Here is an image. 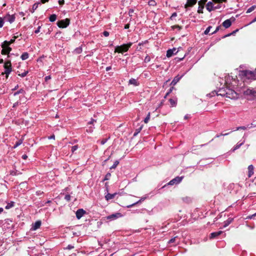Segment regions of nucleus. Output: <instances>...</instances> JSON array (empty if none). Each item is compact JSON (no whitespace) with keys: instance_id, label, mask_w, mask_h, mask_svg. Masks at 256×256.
I'll use <instances>...</instances> for the list:
<instances>
[{"instance_id":"1","label":"nucleus","mask_w":256,"mask_h":256,"mask_svg":"<svg viewBox=\"0 0 256 256\" xmlns=\"http://www.w3.org/2000/svg\"><path fill=\"white\" fill-rule=\"evenodd\" d=\"M239 75L244 80L245 79L255 80H256V70L255 71L249 70H240Z\"/></svg>"},{"instance_id":"2","label":"nucleus","mask_w":256,"mask_h":256,"mask_svg":"<svg viewBox=\"0 0 256 256\" xmlns=\"http://www.w3.org/2000/svg\"><path fill=\"white\" fill-rule=\"evenodd\" d=\"M226 87L228 86H226ZM212 94H216L217 95H220L222 96H226V98L232 99L236 97L237 94L234 92V90H232L231 88H226V92H224V93H220L218 94L216 92H212Z\"/></svg>"},{"instance_id":"3","label":"nucleus","mask_w":256,"mask_h":256,"mask_svg":"<svg viewBox=\"0 0 256 256\" xmlns=\"http://www.w3.org/2000/svg\"><path fill=\"white\" fill-rule=\"evenodd\" d=\"M132 42H129V43H128L127 44H124L120 46H116L115 48L114 52L122 54L123 52H126L130 48V46H132Z\"/></svg>"},{"instance_id":"4","label":"nucleus","mask_w":256,"mask_h":256,"mask_svg":"<svg viewBox=\"0 0 256 256\" xmlns=\"http://www.w3.org/2000/svg\"><path fill=\"white\" fill-rule=\"evenodd\" d=\"M14 41V40H11L10 42L5 41L2 44V54H6L10 52L11 50V48L9 47L10 44L12 43Z\"/></svg>"},{"instance_id":"5","label":"nucleus","mask_w":256,"mask_h":256,"mask_svg":"<svg viewBox=\"0 0 256 256\" xmlns=\"http://www.w3.org/2000/svg\"><path fill=\"white\" fill-rule=\"evenodd\" d=\"M226 84L227 85V86H228L229 87L230 86V84L233 86H237L238 85L237 76H236L234 78L232 76H228L226 77Z\"/></svg>"},{"instance_id":"6","label":"nucleus","mask_w":256,"mask_h":256,"mask_svg":"<svg viewBox=\"0 0 256 256\" xmlns=\"http://www.w3.org/2000/svg\"><path fill=\"white\" fill-rule=\"evenodd\" d=\"M70 24V19L66 18L57 22V26L61 28H66Z\"/></svg>"},{"instance_id":"7","label":"nucleus","mask_w":256,"mask_h":256,"mask_svg":"<svg viewBox=\"0 0 256 256\" xmlns=\"http://www.w3.org/2000/svg\"><path fill=\"white\" fill-rule=\"evenodd\" d=\"M207 0H200L198 2V12L199 14L203 13V9L206 3V2Z\"/></svg>"},{"instance_id":"8","label":"nucleus","mask_w":256,"mask_h":256,"mask_svg":"<svg viewBox=\"0 0 256 256\" xmlns=\"http://www.w3.org/2000/svg\"><path fill=\"white\" fill-rule=\"evenodd\" d=\"M244 94L246 95L254 97L256 96V88H248L244 91Z\"/></svg>"},{"instance_id":"9","label":"nucleus","mask_w":256,"mask_h":256,"mask_svg":"<svg viewBox=\"0 0 256 256\" xmlns=\"http://www.w3.org/2000/svg\"><path fill=\"white\" fill-rule=\"evenodd\" d=\"M184 178V176H176L174 179L172 180L168 183V185H174V184H179Z\"/></svg>"},{"instance_id":"10","label":"nucleus","mask_w":256,"mask_h":256,"mask_svg":"<svg viewBox=\"0 0 256 256\" xmlns=\"http://www.w3.org/2000/svg\"><path fill=\"white\" fill-rule=\"evenodd\" d=\"M15 18H16L14 14L10 15L8 14L4 18V20L11 24L14 21Z\"/></svg>"},{"instance_id":"11","label":"nucleus","mask_w":256,"mask_h":256,"mask_svg":"<svg viewBox=\"0 0 256 256\" xmlns=\"http://www.w3.org/2000/svg\"><path fill=\"white\" fill-rule=\"evenodd\" d=\"M122 216V214L120 212L112 214L106 217L107 220H116Z\"/></svg>"},{"instance_id":"12","label":"nucleus","mask_w":256,"mask_h":256,"mask_svg":"<svg viewBox=\"0 0 256 256\" xmlns=\"http://www.w3.org/2000/svg\"><path fill=\"white\" fill-rule=\"evenodd\" d=\"M3 225L4 228H10L12 227H13L14 226V224H12V220L10 219L6 220Z\"/></svg>"},{"instance_id":"13","label":"nucleus","mask_w":256,"mask_h":256,"mask_svg":"<svg viewBox=\"0 0 256 256\" xmlns=\"http://www.w3.org/2000/svg\"><path fill=\"white\" fill-rule=\"evenodd\" d=\"M197 0H187L186 4L184 6L186 8L188 7H192L196 4Z\"/></svg>"},{"instance_id":"14","label":"nucleus","mask_w":256,"mask_h":256,"mask_svg":"<svg viewBox=\"0 0 256 256\" xmlns=\"http://www.w3.org/2000/svg\"><path fill=\"white\" fill-rule=\"evenodd\" d=\"M86 212L83 209H78L76 212V216L78 219H80Z\"/></svg>"},{"instance_id":"15","label":"nucleus","mask_w":256,"mask_h":256,"mask_svg":"<svg viewBox=\"0 0 256 256\" xmlns=\"http://www.w3.org/2000/svg\"><path fill=\"white\" fill-rule=\"evenodd\" d=\"M223 232L222 231H218L216 232H213L211 233L210 235V239H213L216 238H217L218 236H220L221 234H222Z\"/></svg>"},{"instance_id":"16","label":"nucleus","mask_w":256,"mask_h":256,"mask_svg":"<svg viewBox=\"0 0 256 256\" xmlns=\"http://www.w3.org/2000/svg\"><path fill=\"white\" fill-rule=\"evenodd\" d=\"M19 97V100L17 102V104L18 102L20 104H24L26 102V98L24 96V94H18Z\"/></svg>"},{"instance_id":"17","label":"nucleus","mask_w":256,"mask_h":256,"mask_svg":"<svg viewBox=\"0 0 256 256\" xmlns=\"http://www.w3.org/2000/svg\"><path fill=\"white\" fill-rule=\"evenodd\" d=\"M42 222L40 220L32 224V229L34 230L38 229L40 226Z\"/></svg>"},{"instance_id":"18","label":"nucleus","mask_w":256,"mask_h":256,"mask_svg":"<svg viewBox=\"0 0 256 256\" xmlns=\"http://www.w3.org/2000/svg\"><path fill=\"white\" fill-rule=\"evenodd\" d=\"M222 25L226 28H230L232 25V22L230 20V19H228L224 20L222 22Z\"/></svg>"},{"instance_id":"19","label":"nucleus","mask_w":256,"mask_h":256,"mask_svg":"<svg viewBox=\"0 0 256 256\" xmlns=\"http://www.w3.org/2000/svg\"><path fill=\"white\" fill-rule=\"evenodd\" d=\"M254 167L251 164L248 166V178L251 177L254 174Z\"/></svg>"},{"instance_id":"20","label":"nucleus","mask_w":256,"mask_h":256,"mask_svg":"<svg viewBox=\"0 0 256 256\" xmlns=\"http://www.w3.org/2000/svg\"><path fill=\"white\" fill-rule=\"evenodd\" d=\"M206 8L210 12L214 10L213 4L212 2H209L207 3V4H206Z\"/></svg>"},{"instance_id":"21","label":"nucleus","mask_w":256,"mask_h":256,"mask_svg":"<svg viewBox=\"0 0 256 256\" xmlns=\"http://www.w3.org/2000/svg\"><path fill=\"white\" fill-rule=\"evenodd\" d=\"M128 84H132L134 86H138L140 84V83L137 80L132 78L129 80Z\"/></svg>"},{"instance_id":"22","label":"nucleus","mask_w":256,"mask_h":256,"mask_svg":"<svg viewBox=\"0 0 256 256\" xmlns=\"http://www.w3.org/2000/svg\"><path fill=\"white\" fill-rule=\"evenodd\" d=\"M4 68H5V74L8 75L9 74L11 71L10 68V62H6L4 64Z\"/></svg>"},{"instance_id":"23","label":"nucleus","mask_w":256,"mask_h":256,"mask_svg":"<svg viewBox=\"0 0 256 256\" xmlns=\"http://www.w3.org/2000/svg\"><path fill=\"white\" fill-rule=\"evenodd\" d=\"M169 102H170V107H174L176 106L177 104V98H170L168 100Z\"/></svg>"},{"instance_id":"24","label":"nucleus","mask_w":256,"mask_h":256,"mask_svg":"<svg viewBox=\"0 0 256 256\" xmlns=\"http://www.w3.org/2000/svg\"><path fill=\"white\" fill-rule=\"evenodd\" d=\"M28 70H24L23 72H20L19 70H17V74L18 76H20L22 78H24L28 74Z\"/></svg>"},{"instance_id":"25","label":"nucleus","mask_w":256,"mask_h":256,"mask_svg":"<svg viewBox=\"0 0 256 256\" xmlns=\"http://www.w3.org/2000/svg\"><path fill=\"white\" fill-rule=\"evenodd\" d=\"M116 194V193H114L113 194H110V193H108L106 196H105V198H106V199L107 200H111V199H112L114 198Z\"/></svg>"},{"instance_id":"26","label":"nucleus","mask_w":256,"mask_h":256,"mask_svg":"<svg viewBox=\"0 0 256 256\" xmlns=\"http://www.w3.org/2000/svg\"><path fill=\"white\" fill-rule=\"evenodd\" d=\"M176 48H173L172 50L170 49L168 50L166 52V56L168 58L171 57L174 54V51H176Z\"/></svg>"},{"instance_id":"27","label":"nucleus","mask_w":256,"mask_h":256,"mask_svg":"<svg viewBox=\"0 0 256 256\" xmlns=\"http://www.w3.org/2000/svg\"><path fill=\"white\" fill-rule=\"evenodd\" d=\"M233 218H228L226 221L224 222V227L226 228L233 221Z\"/></svg>"},{"instance_id":"28","label":"nucleus","mask_w":256,"mask_h":256,"mask_svg":"<svg viewBox=\"0 0 256 256\" xmlns=\"http://www.w3.org/2000/svg\"><path fill=\"white\" fill-rule=\"evenodd\" d=\"M180 78L178 76H176L171 82L170 85L174 86L180 80Z\"/></svg>"},{"instance_id":"29","label":"nucleus","mask_w":256,"mask_h":256,"mask_svg":"<svg viewBox=\"0 0 256 256\" xmlns=\"http://www.w3.org/2000/svg\"><path fill=\"white\" fill-rule=\"evenodd\" d=\"M28 58V54L27 52H25L22 54L20 58L22 60H26Z\"/></svg>"},{"instance_id":"30","label":"nucleus","mask_w":256,"mask_h":256,"mask_svg":"<svg viewBox=\"0 0 256 256\" xmlns=\"http://www.w3.org/2000/svg\"><path fill=\"white\" fill-rule=\"evenodd\" d=\"M56 15L55 14H52L50 15L49 18V20L51 22H54L56 20Z\"/></svg>"},{"instance_id":"31","label":"nucleus","mask_w":256,"mask_h":256,"mask_svg":"<svg viewBox=\"0 0 256 256\" xmlns=\"http://www.w3.org/2000/svg\"><path fill=\"white\" fill-rule=\"evenodd\" d=\"M14 202H8L7 205L6 206L5 208L6 209H9L14 206Z\"/></svg>"},{"instance_id":"32","label":"nucleus","mask_w":256,"mask_h":256,"mask_svg":"<svg viewBox=\"0 0 256 256\" xmlns=\"http://www.w3.org/2000/svg\"><path fill=\"white\" fill-rule=\"evenodd\" d=\"M142 126H140L139 128H136L135 130V132L134 134V136H136L142 130Z\"/></svg>"},{"instance_id":"33","label":"nucleus","mask_w":256,"mask_h":256,"mask_svg":"<svg viewBox=\"0 0 256 256\" xmlns=\"http://www.w3.org/2000/svg\"><path fill=\"white\" fill-rule=\"evenodd\" d=\"M182 200L184 202L187 203H188L191 201L190 198L188 196L182 197Z\"/></svg>"},{"instance_id":"34","label":"nucleus","mask_w":256,"mask_h":256,"mask_svg":"<svg viewBox=\"0 0 256 256\" xmlns=\"http://www.w3.org/2000/svg\"><path fill=\"white\" fill-rule=\"evenodd\" d=\"M233 131H230L228 132H227V133H221L220 134H217L216 137V138H219L220 136H227L228 134H230L231 132H232Z\"/></svg>"},{"instance_id":"35","label":"nucleus","mask_w":256,"mask_h":256,"mask_svg":"<svg viewBox=\"0 0 256 256\" xmlns=\"http://www.w3.org/2000/svg\"><path fill=\"white\" fill-rule=\"evenodd\" d=\"M256 8V6H252L251 7H250L246 11V13L248 14V13H250V12H252V11H253L254 10H255V8Z\"/></svg>"},{"instance_id":"36","label":"nucleus","mask_w":256,"mask_h":256,"mask_svg":"<svg viewBox=\"0 0 256 256\" xmlns=\"http://www.w3.org/2000/svg\"><path fill=\"white\" fill-rule=\"evenodd\" d=\"M119 162L118 160H116L114 162L113 165L110 168V169H114L117 166Z\"/></svg>"},{"instance_id":"37","label":"nucleus","mask_w":256,"mask_h":256,"mask_svg":"<svg viewBox=\"0 0 256 256\" xmlns=\"http://www.w3.org/2000/svg\"><path fill=\"white\" fill-rule=\"evenodd\" d=\"M244 144V142H242L240 144H237L236 146H234V148L233 150H232V152H234V150H236L239 148H240V146Z\"/></svg>"},{"instance_id":"38","label":"nucleus","mask_w":256,"mask_h":256,"mask_svg":"<svg viewBox=\"0 0 256 256\" xmlns=\"http://www.w3.org/2000/svg\"><path fill=\"white\" fill-rule=\"evenodd\" d=\"M39 4H40V2H36L32 6V12L38 8Z\"/></svg>"},{"instance_id":"39","label":"nucleus","mask_w":256,"mask_h":256,"mask_svg":"<svg viewBox=\"0 0 256 256\" xmlns=\"http://www.w3.org/2000/svg\"><path fill=\"white\" fill-rule=\"evenodd\" d=\"M150 112H148V114L147 115L146 117L144 120V122L146 124H147L150 120Z\"/></svg>"},{"instance_id":"40","label":"nucleus","mask_w":256,"mask_h":256,"mask_svg":"<svg viewBox=\"0 0 256 256\" xmlns=\"http://www.w3.org/2000/svg\"><path fill=\"white\" fill-rule=\"evenodd\" d=\"M212 26H208L206 29L205 30V31L204 32V34H208L210 32V30L212 28Z\"/></svg>"},{"instance_id":"41","label":"nucleus","mask_w":256,"mask_h":256,"mask_svg":"<svg viewBox=\"0 0 256 256\" xmlns=\"http://www.w3.org/2000/svg\"><path fill=\"white\" fill-rule=\"evenodd\" d=\"M172 28L173 30L176 28L178 29V30H180L182 28V26H180L179 25H174L172 26Z\"/></svg>"},{"instance_id":"42","label":"nucleus","mask_w":256,"mask_h":256,"mask_svg":"<svg viewBox=\"0 0 256 256\" xmlns=\"http://www.w3.org/2000/svg\"><path fill=\"white\" fill-rule=\"evenodd\" d=\"M78 145H75L74 146H72L71 150L72 153H74L77 149L78 148Z\"/></svg>"},{"instance_id":"43","label":"nucleus","mask_w":256,"mask_h":256,"mask_svg":"<svg viewBox=\"0 0 256 256\" xmlns=\"http://www.w3.org/2000/svg\"><path fill=\"white\" fill-rule=\"evenodd\" d=\"M110 176H111V174L110 173L106 174L105 176L104 181L109 180L110 178Z\"/></svg>"},{"instance_id":"44","label":"nucleus","mask_w":256,"mask_h":256,"mask_svg":"<svg viewBox=\"0 0 256 256\" xmlns=\"http://www.w3.org/2000/svg\"><path fill=\"white\" fill-rule=\"evenodd\" d=\"M148 4L150 6H156V2L154 0H151L150 1H149L148 2Z\"/></svg>"},{"instance_id":"45","label":"nucleus","mask_w":256,"mask_h":256,"mask_svg":"<svg viewBox=\"0 0 256 256\" xmlns=\"http://www.w3.org/2000/svg\"><path fill=\"white\" fill-rule=\"evenodd\" d=\"M150 57L147 55L146 57H145V58L144 60V62H149L150 61Z\"/></svg>"},{"instance_id":"46","label":"nucleus","mask_w":256,"mask_h":256,"mask_svg":"<svg viewBox=\"0 0 256 256\" xmlns=\"http://www.w3.org/2000/svg\"><path fill=\"white\" fill-rule=\"evenodd\" d=\"M70 194H66L64 196V199L68 201L69 202L70 200Z\"/></svg>"},{"instance_id":"47","label":"nucleus","mask_w":256,"mask_h":256,"mask_svg":"<svg viewBox=\"0 0 256 256\" xmlns=\"http://www.w3.org/2000/svg\"><path fill=\"white\" fill-rule=\"evenodd\" d=\"M108 140V138L102 139L100 142V144L102 145L105 144L106 143V142H107Z\"/></svg>"},{"instance_id":"48","label":"nucleus","mask_w":256,"mask_h":256,"mask_svg":"<svg viewBox=\"0 0 256 256\" xmlns=\"http://www.w3.org/2000/svg\"><path fill=\"white\" fill-rule=\"evenodd\" d=\"M248 128L247 126H240V127H238L236 128V130H246Z\"/></svg>"},{"instance_id":"49","label":"nucleus","mask_w":256,"mask_h":256,"mask_svg":"<svg viewBox=\"0 0 256 256\" xmlns=\"http://www.w3.org/2000/svg\"><path fill=\"white\" fill-rule=\"evenodd\" d=\"M22 138L18 141L17 142V146H18L19 145H20V144H22V137H23V136H22Z\"/></svg>"},{"instance_id":"50","label":"nucleus","mask_w":256,"mask_h":256,"mask_svg":"<svg viewBox=\"0 0 256 256\" xmlns=\"http://www.w3.org/2000/svg\"><path fill=\"white\" fill-rule=\"evenodd\" d=\"M176 237H174V238H171L169 241H168V243L170 244H171V243H174L176 241Z\"/></svg>"},{"instance_id":"51","label":"nucleus","mask_w":256,"mask_h":256,"mask_svg":"<svg viewBox=\"0 0 256 256\" xmlns=\"http://www.w3.org/2000/svg\"><path fill=\"white\" fill-rule=\"evenodd\" d=\"M4 19L2 18H0V28H2L4 24Z\"/></svg>"},{"instance_id":"52","label":"nucleus","mask_w":256,"mask_h":256,"mask_svg":"<svg viewBox=\"0 0 256 256\" xmlns=\"http://www.w3.org/2000/svg\"><path fill=\"white\" fill-rule=\"evenodd\" d=\"M256 126V124H254L252 123L250 124H248L247 126V128H252L253 127H254Z\"/></svg>"},{"instance_id":"53","label":"nucleus","mask_w":256,"mask_h":256,"mask_svg":"<svg viewBox=\"0 0 256 256\" xmlns=\"http://www.w3.org/2000/svg\"><path fill=\"white\" fill-rule=\"evenodd\" d=\"M50 79H51V76H46L44 78L46 82H47L48 80H50Z\"/></svg>"},{"instance_id":"54","label":"nucleus","mask_w":256,"mask_h":256,"mask_svg":"<svg viewBox=\"0 0 256 256\" xmlns=\"http://www.w3.org/2000/svg\"><path fill=\"white\" fill-rule=\"evenodd\" d=\"M23 92H24L23 90L20 89L19 91H17V95L18 94H24Z\"/></svg>"},{"instance_id":"55","label":"nucleus","mask_w":256,"mask_h":256,"mask_svg":"<svg viewBox=\"0 0 256 256\" xmlns=\"http://www.w3.org/2000/svg\"><path fill=\"white\" fill-rule=\"evenodd\" d=\"M103 34L105 36H108L110 34L109 32L108 31H104L103 32Z\"/></svg>"},{"instance_id":"56","label":"nucleus","mask_w":256,"mask_h":256,"mask_svg":"<svg viewBox=\"0 0 256 256\" xmlns=\"http://www.w3.org/2000/svg\"><path fill=\"white\" fill-rule=\"evenodd\" d=\"M74 248V246H73L69 244V245L68 246L66 247V248L68 249V250H72V249Z\"/></svg>"},{"instance_id":"57","label":"nucleus","mask_w":256,"mask_h":256,"mask_svg":"<svg viewBox=\"0 0 256 256\" xmlns=\"http://www.w3.org/2000/svg\"><path fill=\"white\" fill-rule=\"evenodd\" d=\"M220 26H218V27L216 28V30H215L214 32H212L210 34H214L216 33L217 32H218V30H219V29H220Z\"/></svg>"},{"instance_id":"58","label":"nucleus","mask_w":256,"mask_h":256,"mask_svg":"<svg viewBox=\"0 0 256 256\" xmlns=\"http://www.w3.org/2000/svg\"><path fill=\"white\" fill-rule=\"evenodd\" d=\"M96 122V120H94V119H92L91 120L88 122V124H93L94 122Z\"/></svg>"},{"instance_id":"59","label":"nucleus","mask_w":256,"mask_h":256,"mask_svg":"<svg viewBox=\"0 0 256 256\" xmlns=\"http://www.w3.org/2000/svg\"><path fill=\"white\" fill-rule=\"evenodd\" d=\"M58 3L60 4V5H63L64 4V0H58Z\"/></svg>"},{"instance_id":"60","label":"nucleus","mask_w":256,"mask_h":256,"mask_svg":"<svg viewBox=\"0 0 256 256\" xmlns=\"http://www.w3.org/2000/svg\"><path fill=\"white\" fill-rule=\"evenodd\" d=\"M219 92L220 93H224V92H226V88H222L219 90Z\"/></svg>"},{"instance_id":"61","label":"nucleus","mask_w":256,"mask_h":256,"mask_svg":"<svg viewBox=\"0 0 256 256\" xmlns=\"http://www.w3.org/2000/svg\"><path fill=\"white\" fill-rule=\"evenodd\" d=\"M40 26H38L37 28V30H36L35 31H34V33L36 34H38L40 32Z\"/></svg>"},{"instance_id":"62","label":"nucleus","mask_w":256,"mask_h":256,"mask_svg":"<svg viewBox=\"0 0 256 256\" xmlns=\"http://www.w3.org/2000/svg\"><path fill=\"white\" fill-rule=\"evenodd\" d=\"M174 89V86H172V87H171V88L169 89V90H168V92H169V94H170V93H171V92H172V90H173Z\"/></svg>"},{"instance_id":"63","label":"nucleus","mask_w":256,"mask_h":256,"mask_svg":"<svg viewBox=\"0 0 256 256\" xmlns=\"http://www.w3.org/2000/svg\"><path fill=\"white\" fill-rule=\"evenodd\" d=\"M28 158V156H26V154H24L22 156V158L24 160H26Z\"/></svg>"},{"instance_id":"64","label":"nucleus","mask_w":256,"mask_h":256,"mask_svg":"<svg viewBox=\"0 0 256 256\" xmlns=\"http://www.w3.org/2000/svg\"><path fill=\"white\" fill-rule=\"evenodd\" d=\"M129 28H130V24H126L124 26V28L125 29H128Z\"/></svg>"}]
</instances>
